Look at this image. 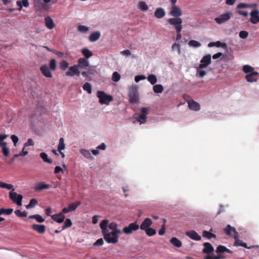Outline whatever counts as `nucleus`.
I'll use <instances>...</instances> for the list:
<instances>
[{
  "label": "nucleus",
  "mask_w": 259,
  "mask_h": 259,
  "mask_svg": "<svg viewBox=\"0 0 259 259\" xmlns=\"http://www.w3.org/2000/svg\"><path fill=\"white\" fill-rule=\"evenodd\" d=\"M239 35L240 38L245 39L248 36V33L246 31L242 30L239 32Z\"/></svg>",
  "instance_id": "53"
},
{
  "label": "nucleus",
  "mask_w": 259,
  "mask_h": 259,
  "mask_svg": "<svg viewBox=\"0 0 259 259\" xmlns=\"http://www.w3.org/2000/svg\"><path fill=\"white\" fill-rule=\"evenodd\" d=\"M145 79V77L144 75H137L135 77V80L136 82H139L140 80Z\"/></svg>",
  "instance_id": "59"
},
{
  "label": "nucleus",
  "mask_w": 259,
  "mask_h": 259,
  "mask_svg": "<svg viewBox=\"0 0 259 259\" xmlns=\"http://www.w3.org/2000/svg\"><path fill=\"white\" fill-rule=\"evenodd\" d=\"M65 148V144L64 143V139L63 138H61L59 140V144L58 145V149L60 154L62 155V157H64L65 156L64 153L61 152V150L64 149Z\"/></svg>",
  "instance_id": "33"
},
{
  "label": "nucleus",
  "mask_w": 259,
  "mask_h": 259,
  "mask_svg": "<svg viewBox=\"0 0 259 259\" xmlns=\"http://www.w3.org/2000/svg\"><path fill=\"white\" fill-rule=\"evenodd\" d=\"M120 79V74L116 71L113 72L112 76V79L115 82L118 81Z\"/></svg>",
  "instance_id": "47"
},
{
  "label": "nucleus",
  "mask_w": 259,
  "mask_h": 259,
  "mask_svg": "<svg viewBox=\"0 0 259 259\" xmlns=\"http://www.w3.org/2000/svg\"><path fill=\"white\" fill-rule=\"evenodd\" d=\"M117 228V225L116 223L112 222L110 223L108 226V229H110L112 231H113Z\"/></svg>",
  "instance_id": "55"
},
{
  "label": "nucleus",
  "mask_w": 259,
  "mask_h": 259,
  "mask_svg": "<svg viewBox=\"0 0 259 259\" xmlns=\"http://www.w3.org/2000/svg\"><path fill=\"white\" fill-rule=\"evenodd\" d=\"M33 145H34V142L31 139H28L27 141L24 145V147H28Z\"/></svg>",
  "instance_id": "58"
},
{
  "label": "nucleus",
  "mask_w": 259,
  "mask_h": 259,
  "mask_svg": "<svg viewBox=\"0 0 259 259\" xmlns=\"http://www.w3.org/2000/svg\"><path fill=\"white\" fill-rule=\"evenodd\" d=\"M168 23L174 26L176 30H182V20L180 18H169L167 20Z\"/></svg>",
  "instance_id": "8"
},
{
  "label": "nucleus",
  "mask_w": 259,
  "mask_h": 259,
  "mask_svg": "<svg viewBox=\"0 0 259 259\" xmlns=\"http://www.w3.org/2000/svg\"><path fill=\"white\" fill-rule=\"evenodd\" d=\"M37 203V201L36 199H32L30 200L29 203L26 206V208H29L30 207H33Z\"/></svg>",
  "instance_id": "50"
},
{
  "label": "nucleus",
  "mask_w": 259,
  "mask_h": 259,
  "mask_svg": "<svg viewBox=\"0 0 259 259\" xmlns=\"http://www.w3.org/2000/svg\"><path fill=\"white\" fill-rule=\"evenodd\" d=\"M242 70L243 72L247 74L250 73L251 72H255L254 71V68L248 65L243 66Z\"/></svg>",
  "instance_id": "37"
},
{
  "label": "nucleus",
  "mask_w": 259,
  "mask_h": 259,
  "mask_svg": "<svg viewBox=\"0 0 259 259\" xmlns=\"http://www.w3.org/2000/svg\"><path fill=\"white\" fill-rule=\"evenodd\" d=\"M152 224V221L150 218H146L142 223L140 228L142 230H145L146 229L150 228Z\"/></svg>",
  "instance_id": "19"
},
{
  "label": "nucleus",
  "mask_w": 259,
  "mask_h": 259,
  "mask_svg": "<svg viewBox=\"0 0 259 259\" xmlns=\"http://www.w3.org/2000/svg\"><path fill=\"white\" fill-rule=\"evenodd\" d=\"M188 107L190 109L194 111H199L200 109V106L199 103L194 101L193 100L188 101Z\"/></svg>",
  "instance_id": "20"
},
{
  "label": "nucleus",
  "mask_w": 259,
  "mask_h": 259,
  "mask_svg": "<svg viewBox=\"0 0 259 259\" xmlns=\"http://www.w3.org/2000/svg\"><path fill=\"white\" fill-rule=\"evenodd\" d=\"M203 245L204 246V248L202 249L203 253L209 254L214 251V248L210 243L205 242Z\"/></svg>",
  "instance_id": "15"
},
{
  "label": "nucleus",
  "mask_w": 259,
  "mask_h": 259,
  "mask_svg": "<svg viewBox=\"0 0 259 259\" xmlns=\"http://www.w3.org/2000/svg\"><path fill=\"white\" fill-rule=\"evenodd\" d=\"M148 108L143 107L141 109V113L140 115H135L134 118L136 119V120L140 122V124L144 123L146 122L147 115L148 114Z\"/></svg>",
  "instance_id": "6"
},
{
  "label": "nucleus",
  "mask_w": 259,
  "mask_h": 259,
  "mask_svg": "<svg viewBox=\"0 0 259 259\" xmlns=\"http://www.w3.org/2000/svg\"><path fill=\"white\" fill-rule=\"evenodd\" d=\"M153 90L155 93H161L163 91V87L161 84H156L153 86Z\"/></svg>",
  "instance_id": "38"
},
{
  "label": "nucleus",
  "mask_w": 259,
  "mask_h": 259,
  "mask_svg": "<svg viewBox=\"0 0 259 259\" xmlns=\"http://www.w3.org/2000/svg\"><path fill=\"white\" fill-rule=\"evenodd\" d=\"M15 213L19 217H25L27 215V213L26 211L22 212L20 210H15Z\"/></svg>",
  "instance_id": "52"
},
{
  "label": "nucleus",
  "mask_w": 259,
  "mask_h": 259,
  "mask_svg": "<svg viewBox=\"0 0 259 259\" xmlns=\"http://www.w3.org/2000/svg\"><path fill=\"white\" fill-rule=\"evenodd\" d=\"M78 65L82 68H86L89 66V64L88 61L86 59L81 58L78 59Z\"/></svg>",
  "instance_id": "30"
},
{
  "label": "nucleus",
  "mask_w": 259,
  "mask_h": 259,
  "mask_svg": "<svg viewBox=\"0 0 259 259\" xmlns=\"http://www.w3.org/2000/svg\"><path fill=\"white\" fill-rule=\"evenodd\" d=\"M233 237H234V238L235 239V243H234V245L235 246H241L244 247H245L246 248H247V249H251L253 247V246H249V247L247 246V245L246 243H244L242 240H239L238 239V235H234Z\"/></svg>",
  "instance_id": "18"
},
{
  "label": "nucleus",
  "mask_w": 259,
  "mask_h": 259,
  "mask_svg": "<svg viewBox=\"0 0 259 259\" xmlns=\"http://www.w3.org/2000/svg\"><path fill=\"white\" fill-rule=\"evenodd\" d=\"M11 139H12L14 146H16L17 145V143H18V142L19 141V139H18V137L15 135H13L11 136Z\"/></svg>",
  "instance_id": "56"
},
{
  "label": "nucleus",
  "mask_w": 259,
  "mask_h": 259,
  "mask_svg": "<svg viewBox=\"0 0 259 259\" xmlns=\"http://www.w3.org/2000/svg\"><path fill=\"white\" fill-rule=\"evenodd\" d=\"M66 75L69 76L77 75L79 76L80 72L78 70V67L76 65L71 67L69 69V71L66 73Z\"/></svg>",
  "instance_id": "22"
},
{
  "label": "nucleus",
  "mask_w": 259,
  "mask_h": 259,
  "mask_svg": "<svg viewBox=\"0 0 259 259\" xmlns=\"http://www.w3.org/2000/svg\"><path fill=\"white\" fill-rule=\"evenodd\" d=\"M0 188H6L8 190H12V191L9 192L10 199L14 203L17 204L18 206L22 205L23 196L22 195L18 194L17 192L14 191V189L13 185L6 184L4 182L0 181Z\"/></svg>",
  "instance_id": "1"
},
{
  "label": "nucleus",
  "mask_w": 259,
  "mask_h": 259,
  "mask_svg": "<svg viewBox=\"0 0 259 259\" xmlns=\"http://www.w3.org/2000/svg\"><path fill=\"white\" fill-rule=\"evenodd\" d=\"M101 33L99 31H96L92 33L89 36V40L91 42H94L99 39Z\"/></svg>",
  "instance_id": "28"
},
{
  "label": "nucleus",
  "mask_w": 259,
  "mask_h": 259,
  "mask_svg": "<svg viewBox=\"0 0 259 259\" xmlns=\"http://www.w3.org/2000/svg\"><path fill=\"white\" fill-rule=\"evenodd\" d=\"M97 96L99 99V103L102 105H108L109 103L113 100L112 96L107 95L103 91H98Z\"/></svg>",
  "instance_id": "4"
},
{
  "label": "nucleus",
  "mask_w": 259,
  "mask_h": 259,
  "mask_svg": "<svg viewBox=\"0 0 259 259\" xmlns=\"http://www.w3.org/2000/svg\"><path fill=\"white\" fill-rule=\"evenodd\" d=\"M104 238L108 243L115 244L118 241V236H115L112 231L108 230L103 234Z\"/></svg>",
  "instance_id": "5"
},
{
  "label": "nucleus",
  "mask_w": 259,
  "mask_h": 259,
  "mask_svg": "<svg viewBox=\"0 0 259 259\" xmlns=\"http://www.w3.org/2000/svg\"><path fill=\"white\" fill-rule=\"evenodd\" d=\"M216 252L218 253H222L224 252H226L229 253H232V251L231 250L227 248L225 246L221 245L217 247Z\"/></svg>",
  "instance_id": "32"
},
{
  "label": "nucleus",
  "mask_w": 259,
  "mask_h": 259,
  "mask_svg": "<svg viewBox=\"0 0 259 259\" xmlns=\"http://www.w3.org/2000/svg\"><path fill=\"white\" fill-rule=\"evenodd\" d=\"M80 204V201H76L69 204L67 207H66V213L74 210Z\"/></svg>",
  "instance_id": "23"
},
{
  "label": "nucleus",
  "mask_w": 259,
  "mask_h": 259,
  "mask_svg": "<svg viewBox=\"0 0 259 259\" xmlns=\"http://www.w3.org/2000/svg\"><path fill=\"white\" fill-rule=\"evenodd\" d=\"M29 219H35L38 223H42L45 221V219L39 214L30 215L28 217Z\"/></svg>",
  "instance_id": "35"
},
{
  "label": "nucleus",
  "mask_w": 259,
  "mask_h": 259,
  "mask_svg": "<svg viewBox=\"0 0 259 259\" xmlns=\"http://www.w3.org/2000/svg\"><path fill=\"white\" fill-rule=\"evenodd\" d=\"M148 80L151 83V84L153 85L155 84L157 81L156 76L153 74H150L147 77Z\"/></svg>",
  "instance_id": "39"
},
{
  "label": "nucleus",
  "mask_w": 259,
  "mask_h": 259,
  "mask_svg": "<svg viewBox=\"0 0 259 259\" xmlns=\"http://www.w3.org/2000/svg\"><path fill=\"white\" fill-rule=\"evenodd\" d=\"M251 18L250 21L253 24L259 23V11L258 10H253L250 13Z\"/></svg>",
  "instance_id": "10"
},
{
  "label": "nucleus",
  "mask_w": 259,
  "mask_h": 259,
  "mask_svg": "<svg viewBox=\"0 0 259 259\" xmlns=\"http://www.w3.org/2000/svg\"><path fill=\"white\" fill-rule=\"evenodd\" d=\"M40 70L42 74L47 77L51 78L52 77V73L50 71V69L47 65H43L40 68Z\"/></svg>",
  "instance_id": "17"
},
{
  "label": "nucleus",
  "mask_w": 259,
  "mask_h": 259,
  "mask_svg": "<svg viewBox=\"0 0 259 259\" xmlns=\"http://www.w3.org/2000/svg\"><path fill=\"white\" fill-rule=\"evenodd\" d=\"M62 213H65V207L62 210V212L51 215L52 219L57 223H60L63 222L64 217Z\"/></svg>",
  "instance_id": "16"
},
{
  "label": "nucleus",
  "mask_w": 259,
  "mask_h": 259,
  "mask_svg": "<svg viewBox=\"0 0 259 259\" xmlns=\"http://www.w3.org/2000/svg\"><path fill=\"white\" fill-rule=\"evenodd\" d=\"M40 157L43 159V160L47 162L48 163H52V160L48 158L47 154L45 152H42L40 154Z\"/></svg>",
  "instance_id": "42"
},
{
  "label": "nucleus",
  "mask_w": 259,
  "mask_h": 259,
  "mask_svg": "<svg viewBox=\"0 0 259 259\" xmlns=\"http://www.w3.org/2000/svg\"><path fill=\"white\" fill-rule=\"evenodd\" d=\"M165 15V12L162 8H157L154 12V16L157 18L160 19Z\"/></svg>",
  "instance_id": "24"
},
{
  "label": "nucleus",
  "mask_w": 259,
  "mask_h": 259,
  "mask_svg": "<svg viewBox=\"0 0 259 259\" xmlns=\"http://www.w3.org/2000/svg\"><path fill=\"white\" fill-rule=\"evenodd\" d=\"M232 15V13L231 12H227L215 18L214 20L218 24H222L229 20L231 18Z\"/></svg>",
  "instance_id": "9"
},
{
  "label": "nucleus",
  "mask_w": 259,
  "mask_h": 259,
  "mask_svg": "<svg viewBox=\"0 0 259 259\" xmlns=\"http://www.w3.org/2000/svg\"><path fill=\"white\" fill-rule=\"evenodd\" d=\"M80 153L84 157H85L88 158H91L92 157L91 153L89 150L82 149V150H80Z\"/></svg>",
  "instance_id": "48"
},
{
  "label": "nucleus",
  "mask_w": 259,
  "mask_h": 259,
  "mask_svg": "<svg viewBox=\"0 0 259 259\" xmlns=\"http://www.w3.org/2000/svg\"><path fill=\"white\" fill-rule=\"evenodd\" d=\"M31 229L39 234H42L46 232V226L44 225L33 224Z\"/></svg>",
  "instance_id": "12"
},
{
  "label": "nucleus",
  "mask_w": 259,
  "mask_h": 259,
  "mask_svg": "<svg viewBox=\"0 0 259 259\" xmlns=\"http://www.w3.org/2000/svg\"><path fill=\"white\" fill-rule=\"evenodd\" d=\"M45 24L46 27L50 29H53L55 27L53 20L49 16H47L45 18Z\"/></svg>",
  "instance_id": "25"
},
{
  "label": "nucleus",
  "mask_w": 259,
  "mask_h": 259,
  "mask_svg": "<svg viewBox=\"0 0 259 259\" xmlns=\"http://www.w3.org/2000/svg\"><path fill=\"white\" fill-rule=\"evenodd\" d=\"M258 72L257 71L251 72L250 73L246 75L245 79L248 82H256L257 79V76L258 75Z\"/></svg>",
  "instance_id": "14"
},
{
  "label": "nucleus",
  "mask_w": 259,
  "mask_h": 259,
  "mask_svg": "<svg viewBox=\"0 0 259 259\" xmlns=\"http://www.w3.org/2000/svg\"><path fill=\"white\" fill-rule=\"evenodd\" d=\"M144 231H145L146 234L148 236H152L155 235L156 233V230L155 229H154L151 228H148V229H146Z\"/></svg>",
  "instance_id": "44"
},
{
  "label": "nucleus",
  "mask_w": 259,
  "mask_h": 259,
  "mask_svg": "<svg viewBox=\"0 0 259 259\" xmlns=\"http://www.w3.org/2000/svg\"><path fill=\"white\" fill-rule=\"evenodd\" d=\"M128 91L129 102L133 104L137 103L139 100L138 86L130 87Z\"/></svg>",
  "instance_id": "2"
},
{
  "label": "nucleus",
  "mask_w": 259,
  "mask_h": 259,
  "mask_svg": "<svg viewBox=\"0 0 259 259\" xmlns=\"http://www.w3.org/2000/svg\"><path fill=\"white\" fill-rule=\"evenodd\" d=\"M165 225L163 224L160 230L159 231L158 234L159 235H163L165 233Z\"/></svg>",
  "instance_id": "63"
},
{
  "label": "nucleus",
  "mask_w": 259,
  "mask_h": 259,
  "mask_svg": "<svg viewBox=\"0 0 259 259\" xmlns=\"http://www.w3.org/2000/svg\"><path fill=\"white\" fill-rule=\"evenodd\" d=\"M3 210L4 211V214H6L7 215H10V214H11L13 212V208L6 209V208H3Z\"/></svg>",
  "instance_id": "57"
},
{
  "label": "nucleus",
  "mask_w": 259,
  "mask_h": 259,
  "mask_svg": "<svg viewBox=\"0 0 259 259\" xmlns=\"http://www.w3.org/2000/svg\"><path fill=\"white\" fill-rule=\"evenodd\" d=\"M139 228L140 227L139 225L137 224V222H135L130 224L128 226L124 227L122 230V232L127 235L131 234L134 231L138 230Z\"/></svg>",
  "instance_id": "7"
},
{
  "label": "nucleus",
  "mask_w": 259,
  "mask_h": 259,
  "mask_svg": "<svg viewBox=\"0 0 259 259\" xmlns=\"http://www.w3.org/2000/svg\"><path fill=\"white\" fill-rule=\"evenodd\" d=\"M33 5L35 12L39 15L47 12L50 8L48 4L43 3L41 0H33Z\"/></svg>",
  "instance_id": "3"
},
{
  "label": "nucleus",
  "mask_w": 259,
  "mask_h": 259,
  "mask_svg": "<svg viewBox=\"0 0 259 259\" xmlns=\"http://www.w3.org/2000/svg\"><path fill=\"white\" fill-rule=\"evenodd\" d=\"M52 52H53L55 55H56L59 57H62L64 55V53L63 52H59L55 50H53Z\"/></svg>",
  "instance_id": "64"
},
{
  "label": "nucleus",
  "mask_w": 259,
  "mask_h": 259,
  "mask_svg": "<svg viewBox=\"0 0 259 259\" xmlns=\"http://www.w3.org/2000/svg\"><path fill=\"white\" fill-rule=\"evenodd\" d=\"M17 5L19 7L18 10L21 11L23 6L24 7H28L29 3L28 0L17 1L16 2Z\"/></svg>",
  "instance_id": "27"
},
{
  "label": "nucleus",
  "mask_w": 259,
  "mask_h": 259,
  "mask_svg": "<svg viewBox=\"0 0 259 259\" xmlns=\"http://www.w3.org/2000/svg\"><path fill=\"white\" fill-rule=\"evenodd\" d=\"M214 46L217 47H226V44L224 43H221L220 41H217L215 42Z\"/></svg>",
  "instance_id": "62"
},
{
  "label": "nucleus",
  "mask_w": 259,
  "mask_h": 259,
  "mask_svg": "<svg viewBox=\"0 0 259 259\" xmlns=\"http://www.w3.org/2000/svg\"><path fill=\"white\" fill-rule=\"evenodd\" d=\"M224 231L226 235L233 236L234 235H238V233L236 231V229L234 227H232L230 225H228L225 228H224Z\"/></svg>",
  "instance_id": "13"
},
{
  "label": "nucleus",
  "mask_w": 259,
  "mask_h": 259,
  "mask_svg": "<svg viewBox=\"0 0 259 259\" xmlns=\"http://www.w3.org/2000/svg\"><path fill=\"white\" fill-rule=\"evenodd\" d=\"M169 15L175 18H179V17L182 16V12L179 7L176 5H173L171 7V11L169 12Z\"/></svg>",
  "instance_id": "11"
},
{
  "label": "nucleus",
  "mask_w": 259,
  "mask_h": 259,
  "mask_svg": "<svg viewBox=\"0 0 259 259\" xmlns=\"http://www.w3.org/2000/svg\"><path fill=\"white\" fill-rule=\"evenodd\" d=\"M120 54L126 56H129L131 55V52L129 50H125L121 51Z\"/></svg>",
  "instance_id": "61"
},
{
  "label": "nucleus",
  "mask_w": 259,
  "mask_h": 259,
  "mask_svg": "<svg viewBox=\"0 0 259 259\" xmlns=\"http://www.w3.org/2000/svg\"><path fill=\"white\" fill-rule=\"evenodd\" d=\"M104 241L102 238H100L98 239L94 243V246H101L103 245Z\"/></svg>",
  "instance_id": "54"
},
{
  "label": "nucleus",
  "mask_w": 259,
  "mask_h": 259,
  "mask_svg": "<svg viewBox=\"0 0 259 259\" xmlns=\"http://www.w3.org/2000/svg\"><path fill=\"white\" fill-rule=\"evenodd\" d=\"M186 235L191 239L199 241L201 240V237L195 231L192 230L186 232Z\"/></svg>",
  "instance_id": "21"
},
{
  "label": "nucleus",
  "mask_w": 259,
  "mask_h": 259,
  "mask_svg": "<svg viewBox=\"0 0 259 259\" xmlns=\"http://www.w3.org/2000/svg\"><path fill=\"white\" fill-rule=\"evenodd\" d=\"M170 242L177 247H180L182 246V242L176 237H172L170 240Z\"/></svg>",
  "instance_id": "34"
},
{
  "label": "nucleus",
  "mask_w": 259,
  "mask_h": 259,
  "mask_svg": "<svg viewBox=\"0 0 259 259\" xmlns=\"http://www.w3.org/2000/svg\"><path fill=\"white\" fill-rule=\"evenodd\" d=\"M51 186L49 185L41 183L36 185L34 190L36 191H40L43 189H48Z\"/></svg>",
  "instance_id": "29"
},
{
  "label": "nucleus",
  "mask_w": 259,
  "mask_h": 259,
  "mask_svg": "<svg viewBox=\"0 0 259 259\" xmlns=\"http://www.w3.org/2000/svg\"><path fill=\"white\" fill-rule=\"evenodd\" d=\"M83 89L87 91L88 93L91 94L92 93V86L91 84L89 82L85 83L82 86Z\"/></svg>",
  "instance_id": "43"
},
{
  "label": "nucleus",
  "mask_w": 259,
  "mask_h": 259,
  "mask_svg": "<svg viewBox=\"0 0 259 259\" xmlns=\"http://www.w3.org/2000/svg\"><path fill=\"white\" fill-rule=\"evenodd\" d=\"M197 74L200 77H203L206 74V72L205 70H197Z\"/></svg>",
  "instance_id": "60"
},
{
  "label": "nucleus",
  "mask_w": 259,
  "mask_h": 259,
  "mask_svg": "<svg viewBox=\"0 0 259 259\" xmlns=\"http://www.w3.org/2000/svg\"><path fill=\"white\" fill-rule=\"evenodd\" d=\"M81 53L87 59H88L93 56L92 52L87 48L82 49Z\"/></svg>",
  "instance_id": "36"
},
{
  "label": "nucleus",
  "mask_w": 259,
  "mask_h": 259,
  "mask_svg": "<svg viewBox=\"0 0 259 259\" xmlns=\"http://www.w3.org/2000/svg\"><path fill=\"white\" fill-rule=\"evenodd\" d=\"M171 49L173 51L177 50L179 54L181 53L180 46L178 44L174 43L171 46Z\"/></svg>",
  "instance_id": "51"
},
{
  "label": "nucleus",
  "mask_w": 259,
  "mask_h": 259,
  "mask_svg": "<svg viewBox=\"0 0 259 259\" xmlns=\"http://www.w3.org/2000/svg\"><path fill=\"white\" fill-rule=\"evenodd\" d=\"M138 8L143 11H146L148 9V7L145 2H140L138 4Z\"/></svg>",
  "instance_id": "41"
},
{
  "label": "nucleus",
  "mask_w": 259,
  "mask_h": 259,
  "mask_svg": "<svg viewBox=\"0 0 259 259\" xmlns=\"http://www.w3.org/2000/svg\"><path fill=\"white\" fill-rule=\"evenodd\" d=\"M108 223L109 221L107 220H104L100 223V226L103 234L109 230Z\"/></svg>",
  "instance_id": "26"
},
{
  "label": "nucleus",
  "mask_w": 259,
  "mask_h": 259,
  "mask_svg": "<svg viewBox=\"0 0 259 259\" xmlns=\"http://www.w3.org/2000/svg\"><path fill=\"white\" fill-rule=\"evenodd\" d=\"M201 63H204L205 65H208L211 63V55L207 54L204 56L200 61Z\"/></svg>",
  "instance_id": "31"
},
{
  "label": "nucleus",
  "mask_w": 259,
  "mask_h": 259,
  "mask_svg": "<svg viewBox=\"0 0 259 259\" xmlns=\"http://www.w3.org/2000/svg\"><path fill=\"white\" fill-rule=\"evenodd\" d=\"M188 45L191 47H193L195 48L199 47L201 46V44L195 40H190L188 42Z\"/></svg>",
  "instance_id": "46"
},
{
  "label": "nucleus",
  "mask_w": 259,
  "mask_h": 259,
  "mask_svg": "<svg viewBox=\"0 0 259 259\" xmlns=\"http://www.w3.org/2000/svg\"><path fill=\"white\" fill-rule=\"evenodd\" d=\"M50 69L53 71L56 69V61L55 59H51L49 65Z\"/></svg>",
  "instance_id": "49"
},
{
  "label": "nucleus",
  "mask_w": 259,
  "mask_h": 259,
  "mask_svg": "<svg viewBox=\"0 0 259 259\" xmlns=\"http://www.w3.org/2000/svg\"><path fill=\"white\" fill-rule=\"evenodd\" d=\"M77 30L81 33H85L89 31V28L85 26L80 25L78 26Z\"/></svg>",
  "instance_id": "45"
},
{
  "label": "nucleus",
  "mask_w": 259,
  "mask_h": 259,
  "mask_svg": "<svg viewBox=\"0 0 259 259\" xmlns=\"http://www.w3.org/2000/svg\"><path fill=\"white\" fill-rule=\"evenodd\" d=\"M202 236L203 237L207 238L208 239H211L212 238H216V235L214 234H212L208 231H204L202 232Z\"/></svg>",
  "instance_id": "40"
}]
</instances>
